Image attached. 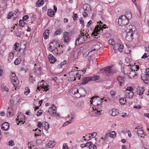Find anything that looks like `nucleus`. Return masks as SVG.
<instances>
[{
	"label": "nucleus",
	"mask_w": 149,
	"mask_h": 149,
	"mask_svg": "<svg viewBox=\"0 0 149 149\" xmlns=\"http://www.w3.org/2000/svg\"><path fill=\"white\" fill-rule=\"evenodd\" d=\"M11 97L15 98V101H17L18 102L19 100H20V97H19L18 95H16L15 94H14L11 95Z\"/></svg>",
	"instance_id": "nucleus-24"
},
{
	"label": "nucleus",
	"mask_w": 149,
	"mask_h": 149,
	"mask_svg": "<svg viewBox=\"0 0 149 149\" xmlns=\"http://www.w3.org/2000/svg\"><path fill=\"white\" fill-rule=\"evenodd\" d=\"M43 111L42 110H39L38 111L37 113L36 114L37 116H39L41 115Z\"/></svg>",
	"instance_id": "nucleus-48"
},
{
	"label": "nucleus",
	"mask_w": 149,
	"mask_h": 149,
	"mask_svg": "<svg viewBox=\"0 0 149 149\" xmlns=\"http://www.w3.org/2000/svg\"><path fill=\"white\" fill-rule=\"evenodd\" d=\"M48 48V49L49 50L52 51L56 49L58 45V42L56 40H54L50 42Z\"/></svg>",
	"instance_id": "nucleus-6"
},
{
	"label": "nucleus",
	"mask_w": 149,
	"mask_h": 149,
	"mask_svg": "<svg viewBox=\"0 0 149 149\" xmlns=\"http://www.w3.org/2000/svg\"><path fill=\"white\" fill-rule=\"evenodd\" d=\"M146 75L148 76V77H149V68H147L146 70Z\"/></svg>",
	"instance_id": "nucleus-55"
},
{
	"label": "nucleus",
	"mask_w": 149,
	"mask_h": 149,
	"mask_svg": "<svg viewBox=\"0 0 149 149\" xmlns=\"http://www.w3.org/2000/svg\"><path fill=\"white\" fill-rule=\"evenodd\" d=\"M139 65H134L132 66V67H131L130 69L131 70H135V69H136V70H135L136 71H137V70L139 69Z\"/></svg>",
	"instance_id": "nucleus-34"
},
{
	"label": "nucleus",
	"mask_w": 149,
	"mask_h": 149,
	"mask_svg": "<svg viewBox=\"0 0 149 149\" xmlns=\"http://www.w3.org/2000/svg\"><path fill=\"white\" fill-rule=\"evenodd\" d=\"M91 142H92L90 141V142H88L86 143L85 144V145H86V147H87V148L89 147H89H90V146H91Z\"/></svg>",
	"instance_id": "nucleus-53"
},
{
	"label": "nucleus",
	"mask_w": 149,
	"mask_h": 149,
	"mask_svg": "<svg viewBox=\"0 0 149 149\" xmlns=\"http://www.w3.org/2000/svg\"><path fill=\"white\" fill-rule=\"evenodd\" d=\"M145 74H142L141 75V79L146 84L149 83V77Z\"/></svg>",
	"instance_id": "nucleus-12"
},
{
	"label": "nucleus",
	"mask_w": 149,
	"mask_h": 149,
	"mask_svg": "<svg viewBox=\"0 0 149 149\" xmlns=\"http://www.w3.org/2000/svg\"><path fill=\"white\" fill-rule=\"evenodd\" d=\"M25 91L24 92V93H29L30 92V89L29 87H26L25 88Z\"/></svg>",
	"instance_id": "nucleus-52"
},
{
	"label": "nucleus",
	"mask_w": 149,
	"mask_h": 149,
	"mask_svg": "<svg viewBox=\"0 0 149 149\" xmlns=\"http://www.w3.org/2000/svg\"><path fill=\"white\" fill-rule=\"evenodd\" d=\"M101 139L99 140L98 141V142L100 144H102L104 142V141L103 140V139H104L102 137L101 138Z\"/></svg>",
	"instance_id": "nucleus-56"
},
{
	"label": "nucleus",
	"mask_w": 149,
	"mask_h": 149,
	"mask_svg": "<svg viewBox=\"0 0 149 149\" xmlns=\"http://www.w3.org/2000/svg\"><path fill=\"white\" fill-rule=\"evenodd\" d=\"M89 134H86L85 136H83V138L84 139V140L88 141L90 140V139H89Z\"/></svg>",
	"instance_id": "nucleus-45"
},
{
	"label": "nucleus",
	"mask_w": 149,
	"mask_h": 149,
	"mask_svg": "<svg viewBox=\"0 0 149 149\" xmlns=\"http://www.w3.org/2000/svg\"><path fill=\"white\" fill-rule=\"evenodd\" d=\"M47 13L48 15L51 17H52L54 15V11L51 9H49L48 10Z\"/></svg>",
	"instance_id": "nucleus-21"
},
{
	"label": "nucleus",
	"mask_w": 149,
	"mask_h": 149,
	"mask_svg": "<svg viewBox=\"0 0 149 149\" xmlns=\"http://www.w3.org/2000/svg\"><path fill=\"white\" fill-rule=\"evenodd\" d=\"M67 63V61L66 60H65L61 62L60 63V65H58L57 66L58 68H62V66L63 65Z\"/></svg>",
	"instance_id": "nucleus-39"
},
{
	"label": "nucleus",
	"mask_w": 149,
	"mask_h": 149,
	"mask_svg": "<svg viewBox=\"0 0 149 149\" xmlns=\"http://www.w3.org/2000/svg\"><path fill=\"white\" fill-rule=\"evenodd\" d=\"M118 110L115 109H113L111 113V115L115 116L118 114Z\"/></svg>",
	"instance_id": "nucleus-27"
},
{
	"label": "nucleus",
	"mask_w": 149,
	"mask_h": 149,
	"mask_svg": "<svg viewBox=\"0 0 149 149\" xmlns=\"http://www.w3.org/2000/svg\"><path fill=\"white\" fill-rule=\"evenodd\" d=\"M63 149H68V147L66 144H63Z\"/></svg>",
	"instance_id": "nucleus-62"
},
{
	"label": "nucleus",
	"mask_w": 149,
	"mask_h": 149,
	"mask_svg": "<svg viewBox=\"0 0 149 149\" xmlns=\"http://www.w3.org/2000/svg\"><path fill=\"white\" fill-rule=\"evenodd\" d=\"M126 34V36H125V40L127 41H131L134 38V35L131 33L129 32L127 33L125 32L123 33V34Z\"/></svg>",
	"instance_id": "nucleus-7"
},
{
	"label": "nucleus",
	"mask_w": 149,
	"mask_h": 149,
	"mask_svg": "<svg viewBox=\"0 0 149 149\" xmlns=\"http://www.w3.org/2000/svg\"><path fill=\"white\" fill-rule=\"evenodd\" d=\"M134 25H129L127 27V29L129 30V31H131L132 29V28Z\"/></svg>",
	"instance_id": "nucleus-64"
},
{
	"label": "nucleus",
	"mask_w": 149,
	"mask_h": 149,
	"mask_svg": "<svg viewBox=\"0 0 149 149\" xmlns=\"http://www.w3.org/2000/svg\"><path fill=\"white\" fill-rule=\"evenodd\" d=\"M71 123V120H70V121H67L63 124V126H65L68 124L70 123Z\"/></svg>",
	"instance_id": "nucleus-61"
},
{
	"label": "nucleus",
	"mask_w": 149,
	"mask_h": 149,
	"mask_svg": "<svg viewBox=\"0 0 149 149\" xmlns=\"http://www.w3.org/2000/svg\"><path fill=\"white\" fill-rule=\"evenodd\" d=\"M108 43L109 44L112 45H113L114 47V45L116 43H115L113 39H111L109 40L108 41Z\"/></svg>",
	"instance_id": "nucleus-41"
},
{
	"label": "nucleus",
	"mask_w": 149,
	"mask_h": 149,
	"mask_svg": "<svg viewBox=\"0 0 149 149\" xmlns=\"http://www.w3.org/2000/svg\"><path fill=\"white\" fill-rule=\"evenodd\" d=\"M35 131L36 132V133L38 134H40L41 131L40 130L38 129V128L36 129L35 130Z\"/></svg>",
	"instance_id": "nucleus-57"
},
{
	"label": "nucleus",
	"mask_w": 149,
	"mask_h": 149,
	"mask_svg": "<svg viewBox=\"0 0 149 149\" xmlns=\"http://www.w3.org/2000/svg\"><path fill=\"white\" fill-rule=\"evenodd\" d=\"M9 124L7 122H5L3 123L1 126V129L2 130L7 131L9 128Z\"/></svg>",
	"instance_id": "nucleus-15"
},
{
	"label": "nucleus",
	"mask_w": 149,
	"mask_h": 149,
	"mask_svg": "<svg viewBox=\"0 0 149 149\" xmlns=\"http://www.w3.org/2000/svg\"><path fill=\"white\" fill-rule=\"evenodd\" d=\"M78 17V16L77 14H74V15L72 16V18L73 19L74 21L76 20V19Z\"/></svg>",
	"instance_id": "nucleus-59"
},
{
	"label": "nucleus",
	"mask_w": 149,
	"mask_h": 149,
	"mask_svg": "<svg viewBox=\"0 0 149 149\" xmlns=\"http://www.w3.org/2000/svg\"><path fill=\"white\" fill-rule=\"evenodd\" d=\"M80 20V24H81L82 26H84V20H82V18H80L79 19Z\"/></svg>",
	"instance_id": "nucleus-58"
},
{
	"label": "nucleus",
	"mask_w": 149,
	"mask_h": 149,
	"mask_svg": "<svg viewBox=\"0 0 149 149\" xmlns=\"http://www.w3.org/2000/svg\"><path fill=\"white\" fill-rule=\"evenodd\" d=\"M29 18V16L28 15H25L22 18V20L23 21H26Z\"/></svg>",
	"instance_id": "nucleus-50"
},
{
	"label": "nucleus",
	"mask_w": 149,
	"mask_h": 149,
	"mask_svg": "<svg viewBox=\"0 0 149 149\" xmlns=\"http://www.w3.org/2000/svg\"><path fill=\"white\" fill-rule=\"evenodd\" d=\"M15 110L11 108L8 107L7 111V116L8 117H11L14 115L15 113Z\"/></svg>",
	"instance_id": "nucleus-9"
},
{
	"label": "nucleus",
	"mask_w": 149,
	"mask_h": 149,
	"mask_svg": "<svg viewBox=\"0 0 149 149\" xmlns=\"http://www.w3.org/2000/svg\"><path fill=\"white\" fill-rule=\"evenodd\" d=\"M21 62V60L19 58H17L15 61L14 64L16 65L19 64Z\"/></svg>",
	"instance_id": "nucleus-42"
},
{
	"label": "nucleus",
	"mask_w": 149,
	"mask_h": 149,
	"mask_svg": "<svg viewBox=\"0 0 149 149\" xmlns=\"http://www.w3.org/2000/svg\"><path fill=\"white\" fill-rule=\"evenodd\" d=\"M44 124L43 123H42L41 122H38V123L37 127H38L39 128L41 129V127H42V128L43 127V126H44Z\"/></svg>",
	"instance_id": "nucleus-43"
},
{
	"label": "nucleus",
	"mask_w": 149,
	"mask_h": 149,
	"mask_svg": "<svg viewBox=\"0 0 149 149\" xmlns=\"http://www.w3.org/2000/svg\"><path fill=\"white\" fill-rule=\"evenodd\" d=\"M124 47L123 45L116 43L114 45V47H113V49L115 53H116L117 51L121 52H123Z\"/></svg>",
	"instance_id": "nucleus-8"
},
{
	"label": "nucleus",
	"mask_w": 149,
	"mask_h": 149,
	"mask_svg": "<svg viewBox=\"0 0 149 149\" xmlns=\"http://www.w3.org/2000/svg\"><path fill=\"white\" fill-rule=\"evenodd\" d=\"M15 13H13L12 12H9L7 16V18L8 19H10L11 17L13 16V17L14 16Z\"/></svg>",
	"instance_id": "nucleus-33"
},
{
	"label": "nucleus",
	"mask_w": 149,
	"mask_h": 149,
	"mask_svg": "<svg viewBox=\"0 0 149 149\" xmlns=\"http://www.w3.org/2000/svg\"><path fill=\"white\" fill-rule=\"evenodd\" d=\"M99 78V76H94L91 77H85L82 79L81 84L83 85L86 84L90 81H95L98 80Z\"/></svg>",
	"instance_id": "nucleus-5"
},
{
	"label": "nucleus",
	"mask_w": 149,
	"mask_h": 149,
	"mask_svg": "<svg viewBox=\"0 0 149 149\" xmlns=\"http://www.w3.org/2000/svg\"><path fill=\"white\" fill-rule=\"evenodd\" d=\"M44 80H42L41 82L38 83L37 89L38 90L40 91L41 93H42V91L46 92L49 89L50 86H49V82L47 81L45 82L44 83H43Z\"/></svg>",
	"instance_id": "nucleus-3"
},
{
	"label": "nucleus",
	"mask_w": 149,
	"mask_h": 149,
	"mask_svg": "<svg viewBox=\"0 0 149 149\" xmlns=\"http://www.w3.org/2000/svg\"><path fill=\"white\" fill-rule=\"evenodd\" d=\"M79 38H78L76 40L75 42V45H78L79 44L81 43V42H79Z\"/></svg>",
	"instance_id": "nucleus-47"
},
{
	"label": "nucleus",
	"mask_w": 149,
	"mask_h": 149,
	"mask_svg": "<svg viewBox=\"0 0 149 149\" xmlns=\"http://www.w3.org/2000/svg\"><path fill=\"white\" fill-rule=\"evenodd\" d=\"M103 36L105 38H107L110 36V34L108 33H104L103 34Z\"/></svg>",
	"instance_id": "nucleus-51"
},
{
	"label": "nucleus",
	"mask_w": 149,
	"mask_h": 149,
	"mask_svg": "<svg viewBox=\"0 0 149 149\" xmlns=\"http://www.w3.org/2000/svg\"><path fill=\"white\" fill-rule=\"evenodd\" d=\"M137 134L139 136L142 137L141 135L143 134L144 131L143 129L139 128V130H138L137 131Z\"/></svg>",
	"instance_id": "nucleus-22"
},
{
	"label": "nucleus",
	"mask_w": 149,
	"mask_h": 149,
	"mask_svg": "<svg viewBox=\"0 0 149 149\" xmlns=\"http://www.w3.org/2000/svg\"><path fill=\"white\" fill-rule=\"evenodd\" d=\"M81 35L79 36V37L78 38H79V40H80V42L82 43L86 40H87L88 38L87 36H85L83 33L81 32L80 33Z\"/></svg>",
	"instance_id": "nucleus-11"
},
{
	"label": "nucleus",
	"mask_w": 149,
	"mask_h": 149,
	"mask_svg": "<svg viewBox=\"0 0 149 149\" xmlns=\"http://www.w3.org/2000/svg\"><path fill=\"white\" fill-rule=\"evenodd\" d=\"M100 71L104 75L108 77L113 75L117 72L116 69L112 68L110 66L102 69Z\"/></svg>",
	"instance_id": "nucleus-1"
},
{
	"label": "nucleus",
	"mask_w": 149,
	"mask_h": 149,
	"mask_svg": "<svg viewBox=\"0 0 149 149\" xmlns=\"http://www.w3.org/2000/svg\"><path fill=\"white\" fill-rule=\"evenodd\" d=\"M106 25L103 24L102 25V26H100V25H97L95 27V29L92 33V35L95 38H99V33H101V30L102 32L103 31V29H105L106 28H108L107 27H105L104 26H106Z\"/></svg>",
	"instance_id": "nucleus-2"
},
{
	"label": "nucleus",
	"mask_w": 149,
	"mask_h": 149,
	"mask_svg": "<svg viewBox=\"0 0 149 149\" xmlns=\"http://www.w3.org/2000/svg\"><path fill=\"white\" fill-rule=\"evenodd\" d=\"M49 30L46 29L43 33L44 37L45 39H47L49 34Z\"/></svg>",
	"instance_id": "nucleus-26"
},
{
	"label": "nucleus",
	"mask_w": 149,
	"mask_h": 149,
	"mask_svg": "<svg viewBox=\"0 0 149 149\" xmlns=\"http://www.w3.org/2000/svg\"><path fill=\"white\" fill-rule=\"evenodd\" d=\"M89 134V139H90L92 138L95 137L97 135V133L96 132H94L93 134Z\"/></svg>",
	"instance_id": "nucleus-37"
},
{
	"label": "nucleus",
	"mask_w": 149,
	"mask_h": 149,
	"mask_svg": "<svg viewBox=\"0 0 149 149\" xmlns=\"http://www.w3.org/2000/svg\"><path fill=\"white\" fill-rule=\"evenodd\" d=\"M144 91V89L142 87H139L137 88V92L139 93H143Z\"/></svg>",
	"instance_id": "nucleus-31"
},
{
	"label": "nucleus",
	"mask_w": 149,
	"mask_h": 149,
	"mask_svg": "<svg viewBox=\"0 0 149 149\" xmlns=\"http://www.w3.org/2000/svg\"><path fill=\"white\" fill-rule=\"evenodd\" d=\"M85 95H80V94H73V97L77 98H79L81 97L84 96Z\"/></svg>",
	"instance_id": "nucleus-40"
},
{
	"label": "nucleus",
	"mask_w": 149,
	"mask_h": 149,
	"mask_svg": "<svg viewBox=\"0 0 149 149\" xmlns=\"http://www.w3.org/2000/svg\"><path fill=\"white\" fill-rule=\"evenodd\" d=\"M81 76V75L80 74L79 72L77 73L76 74V77L77 78H78L79 80H80V79Z\"/></svg>",
	"instance_id": "nucleus-63"
},
{
	"label": "nucleus",
	"mask_w": 149,
	"mask_h": 149,
	"mask_svg": "<svg viewBox=\"0 0 149 149\" xmlns=\"http://www.w3.org/2000/svg\"><path fill=\"white\" fill-rule=\"evenodd\" d=\"M100 46L99 45L96 44L94 45L92 47V49L91 51V52L94 51L98 50V49H100Z\"/></svg>",
	"instance_id": "nucleus-20"
},
{
	"label": "nucleus",
	"mask_w": 149,
	"mask_h": 149,
	"mask_svg": "<svg viewBox=\"0 0 149 149\" xmlns=\"http://www.w3.org/2000/svg\"><path fill=\"white\" fill-rule=\"evenodd\" d=\"M64 39V41L65 42H68L69 41V37L68 35H64L63 37Z\"/></svg>",
	"instance_id": "nucleus-35"
},
{
	"label": "nucleus",
	"mask_w": 149,
	"mask_h": 149,
	"mask_svg": "<svg viewBox=\"0 0 149 149\" xmlns=\"http://www.w3.org/2000/svg\"><path fill=\"white\" fill-rule=\"evenodd\" d=\"M126 90L127 91H130L132 92L133 90V88L131 86H128Z\"/></svg>",
	"instance_id": "nucleus-54"
},
{
	"label": "nucleus",
	"mask_w": 149,
	"mask_h": 149,
	"mask_svg": "<svg viewBox=\"0 0 149 149\" xmlns=\"http://www.w3.org/2000/svg\"><path fill=\"white\" fill-rule=\"evenodd\" d=\"M14 100H15V98L11 97V99H10V102L9 103V104L10 105H13L14 103Z\"/></svg>",
	"instance_id": "nucleus-44"
},
{
	"label": "nucleus",
	"mask_w": 149,
	"mask_h": 149,
	"mask_svg": "<svg viewBox=\"0 0 149 149\" xmlns=\"http://www.w3.org/2000/svg\"><path fill=\"white\" fill-rule=\"evenodd\" d=\"M16 120H19V122H24L25 120V116L24 115L19 114L17 116Z\"/></svg>",
	"instance_id": "nucleus-14"
},
{
	"label": "nucleus",
	"mask_w": 149,
	"mask_h": 149,
	"mask_svg": "<svg viewBox=\"0 0 149 149\" xmlns=\"http://www.w3.org/2000/svg\"><path fill=\"white\" fill-rule=\"evenodd\" d=\"M83 9L84 13H90V11H91L90 6L88 4H85L83 6Z\"/></svg>",
	"instance_id": "nucleus-10"
},
{
	"label": "nucleus",
	"mask_w": 149,
	"mask_h": 149,
	"mask_svg": "<svg viewBox=\"0 0 149 149\" xmlns=\"http://www.w3.org/2000/svg\"><path fill=\"white\" fill-rule=\"evenodd\" d=\"M48 59L49 62L51 63H54L56 61V58L52 54H50L49 56Z\"/></svg>",
	"instance_id": "nucleus-17"
},
{
	"label": "nucleus",
	"mask_w": 149,
	"mask_h": 149,
	"mask_svg": "<svg viewBox=\"0 0 149 149\" xmlns=\"http://www.w3.org/2000/svg\"><path fill=\"white\" fill-rule=\"evenodd\" d=\"M117 80L119 82V85L121 86L122 84H124V78L120 76H118L117 78Z\"/></svg>",
	"instance_id": "nucleus-16"
},
{
	"label": "nucleus",
	"mask_w": 149,
	"mask_h": 149,
	"mask_svg": "<svg viewBox=\"0 0 149 149\" xmlns=\"http://www.w3.org/2000/svg\"><path fill=\"white\" fill-rule=\"evenodd\" d=\"M44 1L43 0H38L36 3V6L37 7H40L43 4Z\"/></svg>",
	"instance_id": "nucleus-25"
},
{
	"label": "nucleus",
	"mask_w": 149,
	"mask_h": 149,
	"mask_svg": "<svg viewBox=\"0 0 149 149\" xmlns=\"http://www.w3.org/2000/svg\"><path fill=\"white\" fill-rule=\"evenodd\" d=\"M116 136V133L113 131L110 132L109 134V136L112 138H114Z\"/></svg>",
	"instance_id": "nucleus-30"
},
{
	"label": "nucleus",
	"mask_w": 149,
	"mask_h": 149,
	"mask_svg": "<svg viewBox=\"0 0 149 149\" xmlns=\"http://www.w3.org/2000/svg\"><path fill=\"white\" fill-rule=\"evenodd\" d=\"M11 82L13 83L14 85H15V84H16V82H17V77H14L12 78H10Z\"/></svg>",
	"instance_id": "nucleus-32"
},
{
	"label": "nucleus",
	"mask_w": 149,
	"mask_h": 149,
	"mask_svg": "<svg viewBox=\"0 0 149 149\" xmlns=\"http://www.w3.org/2000/svg\"><path fill=\"white\" fill-rule=\"evenodd\" d=\"M44 125L43 126L45 129L46 130H47L49 127V124L48 123L45 122L44 124Z\"/></svg>",
	"instance_id": "nucleus-36"
},
{
	"label": "nucleus",
	"mask_w": 149,
	"mask_h": 149,
	"mask_svg": "<svg viewBox=\"0 0 149 149\" xmlns=\"http://www.w3.org/2000/svg\"><path fill=\"white\" fill-rule=\"evenodd\" d=\"M124 16H125V17L128 20H129L132 18V15L130 11H127L126 12V13Z\"/></svg>",
	"instance_id": "nucleus-18"
},
{
	"label": "nucleus",
	"mask_w": 149,
	"mask_h": 149,
	"mask_svg": "<svg viewBox=\"0 0 149 149\" xmlns=\"http://www.w3.org/2000/svg\"><path fill=\"white\" fill-rule=\"evenodd\" d=\"M129 32L131 33L133 35H136L137 33V30L135 26L134 25L131 31H128Z\"/></svg>",
	"instance_id": "nucleus-23"
},
{
	"label": "nucleus",
	"mask_w": 149,
	"mask_h": 149,
	"mask_svg": "<svg viewBox=\"0 0 149 149\" xmlns=\"http://www.w3.org/2000/svg\"><path fill=\"white\" fill-rule=\"evenodd\" d=\"M89 149H96V146L94 144H93L91 142V146L89 147Z\"/></svg>",
	"instance_id": "nucleus-46"
},
{
	"label": "nucleus",
	"mask_w": 149,
	"mask_h": 149,
	"mask_svg": "<svg viewBox=\"0 0 149 149\" xmlns=\"http://www.w3.org/2000/svg\"><path fill=\"white\" fill-rule=\"evenodd\" d=\"M48 145L49 148H52L54 146L55 143L52 141H50L49 142Z\"/></svg>",
	"instance_id": "nucleus-29"
},
{
	"label": "nucleus",
	"mask_w": 149,
	"mask_h": 149,
	"mask_svg": "<svg viewBox=\"0 0 149 149\" xmlns=\"http://www.w3.org/2000/svg\"><path fill=\"white\" fill-rule=\"evenodd\" d=\"M129 21L123 15L120 16L119 19L116 20V22H118V24L121 26L127 25L129 22Z\"/></svg>",
	"instance_id": "nucleus-4"
},
{
	"label": "nucleus",
	"mask_w": 149,
	"mask_h": 149,
	"mask_svg": "<svg viewBox=\"0 0 149 149\" xmlns=\"http://www.w3.org/2000/svg\"><path fill=\"white\" fill-rule=\"evenodd\" d=\"M7 4L4 0H0V8H6Z\"/></svg>",
	"instance_id": "nucleus-19"
},
{
	"label": "nucleus",
	"mask_w": 149,
	"mask_h": 149,
	"mask_svg": "<svg viewBox=\"0 0 149 149\" xmlns=\"http://www.w3.org/2000/svg\"><path fill=\"white\" fill-rule=\"evenodd\" d=\"M19 24L20 26L23 27L25 24H26L23 20L20 19L19 21Z\"/></svg>",
	"instance_id": "nucleus-28"
},
{
	"label": "nucleus",
	"mask_w": 149,
	"mask_h": 149,
	"mask_svg": "<svg viewBox=\"0 0 149 149\" xmlns=\"http://www.w3.org/2000/svg\"><path fill=\"white\" fill-rule=\"evenodd\" d=\"M14 144V143L12 140H11L9 142V145L10 146H13Z\"/></svg>",
	"instance_id": "nucleus-60"
},
{
	"label": "nucleus",
	"mask_w": 149,
	"mask_h": 149,
	"mask_svg": "<svg viewBox=\"0 0 149 149\" xmlns=\"http://www.w3.org/2000/svg\"><path fill=\"white\" fill-rule=\"evenodd\" d=\"M135 70H131L130 72L129 73L128 77L129 78H135V77L137 76V74L135 72Z\"/></svg>",
	"instance_id": "nucleus-13"
},
{
	"label": "nucleus",
	"mask_w": 149,
	"mask_h": 149,
	"mask_svg": "<svg viewBox=\"0 0 149 149\" xmlns=\"http://www.w3.org/2000/svg\"><path fill=\"white\" fill-rule=\"evenodd\" d=\"M126 101L125 98H121L119 100V102L121 104H124Z\"/></svg>",
	"instance_id": "nucleus-38"
},
{
	"label": "nucleus",
	"mask_w": 149,
	"mask_h": 149,
	"mask_svg": "<svg viewBox=\"0 0 149 149\" xmlns=\"http://www.w3.org/2000/svg\"><path fill=\"white\" fill-rule=\"evenodd\" d=\"M61 33V31L60 30H57V31H56L54 33V35L55 36L60 35Z\"/></svg>",
	"instance_id": "nucleus-49"
}]
</instances>
